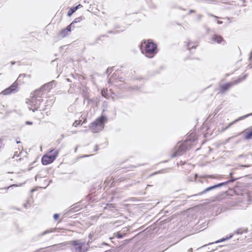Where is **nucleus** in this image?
Wrapping results in <instances>:
<instances>
[{"mask_svg":"<svg viewBox=\"0 0 252 252\" xmlns=\"http://www.w3.org/2000/svg\"><path fill=\"white\" fill-rule=\"evenodd\" d=\"M233 199V200L229 203V207L239 209H246L250 201L249 195L246 191L237 193Z\"/></svg>","mask_w":252,"mask_h":252,"instance_id":"obj_1","label":"nucleus"},{"mask_svg":"<svg viewBox=\"0 0 252 252\" xmlns=\"http://www.w3.org/2000/svg\"><path fill=\"white\" fill-rule=\"evenodd\" d=\"M192 133L189 135L188 139L184 142L179 143V145L175 148L173 154L171 155L172 158L180 156L183 155L188 150H189L191 145V143L195 141L196 138L194 137Z\"/></svg>","mask_w":252,"mask_h":252,"instance_id":"obj_2","label":"nucleus"},{"mask_svg":"<svg viewBox=\"0 0 252 252\" xmlns=\"http://www.w3.org/2000/svg\"><path fill=\"white\" fill-rule=\"evenodd\" d=\"M140 49L142 53L149 58H153L158 52L157 45L151 40L142 42Z\"/></svg>","mask_w":252,"mask_h":252,"instance_id":"obj_3","label":"nucleus"},{"mask_svg":"<svg viewBox=\"0 0 252 252\" xmlns=\"http://www.w3.org/2000/svg\"><path fill=\"white\" fill-rule=\"evenodd\" d=\"M38 95L35 94V91L32 94L30 99L27 102L29 104L30 110L35 112L40 107L41 102L42 101L43 94H39Z\"/></svg>","mask_w":252,"mask_h":252,"instance_id":"obj_4","label":"nucleus"},{"mask_svg":"<svg viewBox=\"0 0 252 252\" xmlns=\"http://www.w3.org/2000/svg\"><path fill=\"white\" fill-rule=\"evenodd\" d=\"M72 252H86L90 247L88 243L80 240H76L70 242Z\"/></svg>","mask_w":252,"mask_h":252,"instance_id":"obj_5","label":"nucleus"},{"mask_svg":"<svg viewBox=\"0 0 252 252\" xmlns=\"http://www.w3.org/2000/svg\"><path fill=\"white\" fill-rule=\"evenodd\" d=\"M107 121V118L106 117L101 116L91 124V126H90V128L93 133L98 132L103 129L104 123Z\"/></svg>","mask_w":252,"mask_h":252,"instance_id":"obj_6","label":"nucleus"},{"mask_svg":"<svg viewBox=\"0 0 252 252\" xmlns=\"http://www.w3.org/2000/svg\"><path fill=\"white\" fill-rule=\"evenodd\" d=\"M59 153V150L52 149L50 150L46 155H44L41 159L42 163L43 165H47L53 162L58 157Z\"/></svg>","mask_w":252,"mask_h":252,"instance_id":"obj_7","label":"nucleus"},{"mask_svg":"<svg viewBox=\"0 0 252 252\" xmlns=\"http://www.w3.org/2000/svg\"><path fill=\"white\" fill-rule=\"evenodd\" d=\"M56 82L55 81H52L47 84L43 85L39 89L35 91V94L38 95L39 94H44V91L49 92L53 87L55 86Z\"/></svg>","mask_w":252,"mask_h":252,"instance_id":"obj_8","label":"nucleus"},{"mask_svg":"<svg viewBox=\"0 0 252 252\" xmlns=\"http://www.w3.org/2000/svg\"><path fill=\"white\" fill-rule=\"evenodd\" d=\"M235 179H231V180H228V181H227L226 182L221 183H220V184H219L218 185H214L213 186L207 188L205 190H204L203 191H202L200 193H199L198 194L199 195H202V194H203L204 193H205L207 191H210V190H212L213 189H216V188H218V187H222V186H223L224 185H227L229 183L232 182L234 181H235Z\"/></svg>","mask_w":252,"mask_h":252,"instance_id":"obj_9","label":"nucleus"},{"mask_svg":"<svg viewBox=\"0 0 252 252\" xmlns=\"http://www.w3.org/2000/svg\"><path fill=\"white\" fill-rule=\"evenodd\" d=\"M241 80L240 79H238V80L233 82L226 83L224 85H221L220 87V91L222 93H224L227 91L229 88L232 87L234 85L237 84V83L240 82Z\"/></svg>","mask_w":252,"mask_h":252,"instance_id":"obj_10","label":"nucleus"},{"mask_svg":"<svg viewBox=\"0 0 252 252\" xmlns=\"http://www.w3.org/2000/svg\"><path fill=\"white\" fill-rule=\"evenodd\" d=\"M17 82H14L10 87L3 90L2 93L4 95L10 94L13 92H15L17 90Z\"/></svg>","mask_w":252,"mask_h":252,"instance_id":"obj_11","label":"nucleus"},{"mask_svg":"<svg viewBox=\"0 0 252 252\" xmlns=\"http://www.w3.org/2000/svg\"><path fill=\"white\" fill-rule=\"evenodd\" d=\"M71 27L69 25L66 27V28L62 30L59 33L58 35L62 38H64L69 34V32H71Z\"/></svg>","mask_w":252,"mask_h":252,"instance_id":"obj_12","label":"nucleus"},{"mask_svg":"<svg viewBox=\"0 0 252 252\" xmlns=\"http://www.w3.org/2000/svg\"><path fill=\"white\" fill-rule=\"evenodd\" d=\"M211 41L217 43L218 44L224 43L225 41L223 38L219 35L214 34L211 37Z\"/></svg>","mask_w":252,"mask_h":252,"instance_id":"obj_13","label":"nucleus"},{"mask_svg":"<svg viewBox=\"0 0 252 252\" xmlns=\"http://www.w3.org/2000/svg\"><path fill=\"white\" fill-rule=\"evenodd\" d=\"M244 138L246 140L252 139V128L247 129L244 132Z\"/></svg>","mask_w":252,"mask_h":252,"instance_id":"obj_14","label":"nucleus"},{"mask_svg":"<svg viewBox=\"0 0 252 252\" xmlns=\"http://www.w3.org/2000/svg\"><path fill=\"white\" fill-rule=\"evenodd\" d=\"M250 115H252V113L250 114H247V115H244L243 116L239 117L238 119H237L235 120V121H233L232 122L230 123L225 128H224L223 129V130H226V129L229 128L230 126H231L232 125L235 124L236 122H238L240 120H242V119H244L245 118H247L249 116H250Z\"/></svg>","mask_w":252,"mask_h":252,"instance_id":"obj_15","label":"nucleus"},{"mask_svg":"<svg viewBox=\"0 0 252 252\" xmlns=\"http://www.w3.org/2000/svg\"><path fill=\"white\" fill-rule=\"evenodd\" d=\"M26 74H21L19 75L17 80L15 82H17V85L18 84L21 85L24 83V79L26 77Z\"/></svg>","mask_w":252,"mask_h":252,"instance_id":"obj_16","label":"nucleus"},{"mask_svg":"<svg viewBox=\"0 0 252 252\" xmlns=\"http://www.w3.org/2000/svg\"><path fill=\"white\" fill-rule=\"evenodd\" d=\"M82 7L81 4H78L77 6L72 7L68 11L67 15L70 16L74 12H75L78 8Z\"/></svg>","mask_w":252,"mask_h":252,"instance_id":"obj_17","label":"nucleus"},{"mask_svg":"<svg viewBox=\"0 0 252 252\" xmlns=\"http://www.w3.org/2000/svg\"><path fill=\"white\" fill-rule=\"evenodd\" d=\"M58 229V228H50V229H47L42 232H41L40 234H39V236H43V235H45L48 233H53V232H56Z\"/></svg>","mask_w":252,"mask_h":252,"instance_id":"obj_18","label":"nucleus"},{"mask_svg":"<svg viewBox=\"0 0 252 252\" xmlns=\"http://www.w3.org/2000/svg\"><path fill=\"white\" fill-rule=\"evenodd\" d=\"M82 20H83L82 17L80 16V17H77L73 20V21L69 25V26L71 27V26L72 25H74L76 23L80 22L81 21H82Z\"/></svg>","mask_w":252,"mask_h":252,"instance_id":"obj_19","label":"nucleus"},{"mask_svg":"<svg viewBox=\"0 0 252 252\" xmlns=\"http://www.w3.org/2000/svg\"><path fill=\"white\" fill-rule=\"evenodd\" d=\"M197 46V45H195L194 43L191 42H189L187 44L188 49L189 50L195 48Z\"/></svg>","mask_w":252,"mask_h":252,"instance_id":"obj_20","label":"nucleus"},{"mask_svg":"<svg viewBox=\"0 0 252 252\" xmlns=\"http://www.w3.org/2000/svg\"><path fill=\"white\" fill-rule=\"evenodd\" d=\"M114 206L113 204H107L106 206L104 207V209H109L111 208H114Z\"/></svg>","mask_w":252,"mask_h":252,"instance_id":"obj_21","label":"nucleus"},{"mask_svg":"<svg viewBox=\"0 0 252 252\" xmlns=\"http://www.w3.org/2000/svg\"><path fill=\"white\" fill-rule=\"evenodd\" d=\"M116 236L118 238H119V239H121V238H123V237L124 236V235H123V234H121V233H120L119 232H118V233H117V234L116 235Z\"/></svg>","mask_w":252,"mask_h":252,"instance_id":"obj_22","label":"nucleus"},{"mask_svg":"<svg viewBox=\"0 0 252 252\" xmlns=\"http://www.w3.org/2000/svg\"><path fill=\"white\" fill-rule=\"evenodd\" d=\"M80 123V121H77V120H76L73 124V126H78Z\"/></svg>","mask_w":252,"mask_h":252,"instance_id":"obj_23","label":"nucleus"},{"mask_svg":"<svg viewBox=\"0 0 252 252\" xmlns=\"http://www.w3.org/2000/svg\"><path fill=\"white\" fill-rule=\"evenodd\" d=\"M30 206V201L28 200L27 203L24 205V207L25 208H28Z\"/></svg>","mask_w":252,"mask_h":252,"instance_id":"obj_24","label":"nucleus"},{"mask_svg":"<svg viewBox=\"0 0 252 252\" xmlns=\"http://www.w3.org/2000/svg\"><path fill=\"white\" fill-rule=\"evenodd\" d=\"M229 238H225V239H224V238H222V239H220V240H218V241H216V243H220V242H222V241H225V240H226L228 239Z\"/></svg>","mask_w":252,"mask_h":252,"instance_id":"obj_25","label":"nucleus"},{"mask_svg":"<svg viewBox=\"0 0 252 252\" xmlns=\"http://www.w3.org/2000/svg\"><path fill=\"white\" fill-rule=\"evenodd\" d=\"M59 217V215L58 214H55L54 215V219L55 220H58Z\"/></svg>","mask_w":252,"mask_h":252,"instance_id":"obj_26","label":"nucleus"},{"mask_svg":"<svg viewBox=\"0 0 252 252\" xmlns=\"http://www.w3.org/2000/svg\"><path fill=\"white\" fill-rule=\"evenodd\" d=\"M101 94H102V95L103 96H104V97H106V96H105V91H102V92H101Z\"/></svg>","mask_w":252,"mask_h":252,"instance_id":"obj_27","label":"nucleus"},{"mask_svg":"<svg viewBox=\"0 0 252 252\" xmlns=\"http://www.w3.org/2000/svg\"><path fill=\"white\" fill-rule=\"evenodd\" d=\"M26 123L27 125H32V122L29 121H27Z\"/></svg>","mask_w":252,"mask_h":252,"instance_id":"obj_28","label":"nucleus"},{"mask_svg":"<svg viewBox=\"0 0 252 252\" xmlns=\"http://www.w3.org/2000/svg\"><path fill=\"white\" fill-rule=\"evenodd\" d=\"M112 69V68H108L107 70L106 73H108V72Z\"/></svg>","mask_w":252,"mask_h":252,"instance_id":"obj_29","label":"nucleus"},{"mask_svg":"<svg viewBox=\"0 0 252 252\" xmlns=\"http://www.w3.org/2000/svg\"><path fill=\"white\" fill-rule=\"evenodd\" d=\"M26 77H27V78H31V75H30V74L26 75Z\"/></svg>","mask_w":252,"mask_h":252,"instance_id":"obj_30","label":"nucleus"},{"mask_svg":"<svg viewBox=\"0 0 252 252\" xmlns=\"http://www.w3.org/2000/svg\"><path fill=\"white\" fill-rule=\"evenodd\" d=\"M217 23L218 24H221L222 23V22L220 21H218Z\"/></svg>","mask_w":252,"mask_h":252,"instance_id":"obj_31","label":"nucleus"},{"mask_svg":"<svg viewBox=\"0 0 252 252\" xmlns=\"http://www.w3.org/2000/svg\"><path fill=\"white\" fill-rule=\"evenodd\" d=\"M17 185H13L12 186H9L8 188H9L11 187H17Z\"/></svg>","mask_w":252,"mask_h":252,"instance_id":"obj_32","label":"nucleus"},{"mask_svg":"<svg viewBox=\"0 0 252 252\" xmlns=\"http://www.w3.org/2000/svg\"><path fill=\"white\" fill-rule=\"evenodd\" d=\"M64 246H65V244L63 243H62V244H60V247Z\"/></svg>","mask_w":252,"mask_h":252,"instance_id":"obj_33","label":"nucleus"},{"mask_svg":"<svg viewBox=\"0 0 252 252\" xmlns=\"http://www.w3.org/2000/svg\"><path fill=\"white\" fill-rule=\"evenodd\" d=\"M194 12H195V11H194V10H190V11H189V13H191Z\"/></svg>","mask_w":252,"mask_h":252,"instance_id":"obj_34","label":"nucleus"},{"mask_svg":"<svg viewBox=\"0 0 252 252\" xmlns=\"http://www.w3.org/2000/svg\"><path fill=\"white\" fill-rule=\"evenodd\" d=\"M192 248H190V249H189V252H192Z\"/></svg>","mask_w":252,"mask_h":252,"instance_id":"obj_35","label":"nucleus"},{"mask_svg":"<svg viewBox=\"0 0 252 252\" xmlns=\"http://www.w3.org/2000/svg\"><path fill=\"white\" fill-rule=\"evenodd\" d=\"M89 237L92 239V235L91 234H90Z\"/></svg>","mask_w":252,"mask_h":252,"instance_id":"obj_36","label":"nucleus"},{"mask_svg":"<svg viewBox=\"0 0 252 252\" xmlns=\"http://www.w3.org/2000/svg\"><path fill=\"white\" fill-rule=\"evenodd\" d=\"M202 16L201 15H198L199 19H200L201 18Z\"/></svg>","mask_w":252,"mask_h":252,"instance_id":"obj_37","label":"nucleus"},{"mask_svg":"<svg viewBox=\"0 0 252 252\" xmlns=\"http://www.w3.org/2000/svg\"><path fill=\"white\" fill-rule=\"evenodd\" d=\"M17 153V152H15L14 156H16Z\"/></svg>","mask_w":252,"mask_h":252,"instance_id":"obj_38","label":"nucleus"},{"mask_svg":"<svg viewBox=\"0 0 252 252\" xmlns=\"http://www.w3.org/2000/svg\"><path fill=\"white\" fill-rule=\"evenodd\" d=\"M74 27H75V25H72V26H71V28H74Z\"/></svg>","mask_w":252,"mask_h":252,"instance_id":"obj_39","label":"nucleus"},{"mask_svg":"<svg viewBox=\"0 0 252 252\" xmlns=\"http://www.w3.org/2000/svg\"><path fill=\"white\" fill-rule=\"evenodd\" d=\"M14 64H15V62H11V64L12 65H13Z\"/></svg>","mask_w":252,"mask_h":252,"instance_id":"obj_40","label":"nucleus"},{"mask_svg":"<svg viewBox=\"0 0 252 252\" xmlns=\"http://www.w3.org/2000/svg\"><path fill=\"white\" fill-rule=\"evenodd\" d=\"M242 167H248V166L247 165H242Z\"/></svg>","mask_w":252,"mask_h":252,"instance_id":"obj_41","label":"nucleus"},{"mask_svg":"<svg viewBox=\"0 0 252 252\" xmlns=\"http://www.w3.org/2000/svg\"><path fill=\"white\" fill-rule=\"evenodd\" d=\"M66 80H67V81H68V82H69V81H70L69 79H66Z\"/></svg>","mask_w":252,"mask_h":252,"instance_id":"obj_42","label":"nucleus"},{"mask_svg":"<svg viewBox=\"0 0 252 252\" xmlns=\"http://www.w3.org/2000/svg\"><path fill=\"white\" fill-rule=\"evenodd\" d=\"M20 143V141H17V144Z\"/></svg>","mask_w":252,"mask_h":252,"instance_id":"obj_43","label":"nucleus"},{"mask_svg":"<svg viewBox=\"0 0 252 252\" xmlns=\"http://www.w3.org/2000/svg\"><path fill=\"white\" fill-rule=\"evenodd\" d=\"M196 176H197V175H196V174H195V177H194V180H195V178H196Z\"/></svg>","mask_w":252,"mask_h":252,"instance_id":"obj_44","label":"nucleus"},{"mask_svg":"<svg viewBox=\"0 0 252 252\" xmlns=\"http://www.w3.org/2000/svg\"><path fill=\"white\" fill-rule=\"evenodd\" d=\"M86 122V119H85L84 122H83V123H85Z\"/></svg>","mask_w":252,"mask_h":252,"instance_id":"obj_45","label":"nucleus"},{"mask_svg":"<svg viewBox=\"0 0 252 252\" xmlns=\"http://www.w3.org/2000/svg\"><path fill=\"white\" fill-rule=\"evenodd\" d=\"M245 78H246V76H245V77L242 79V80H244V79H245Z\"/></svg>","mask_w":252,"mask_h":252,"instance_id":"obj_46","label":"nucleus"},{"mask_svg":"<svg viewBox=\"0 0 252 252\" xmlns=\"http://www.w3.org/2000/svg\"><path fill=\"white\" fill-rule=\"evenodd\" d=\"M77 149V148L76 147V148H75V151H76Z\"/></svg>","mask_w":252,"mask_h":252,"instance_id":"obj_47","label":"nucleus"}]
</instances>
